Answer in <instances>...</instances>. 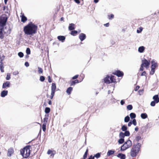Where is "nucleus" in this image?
Returning <instances> with one entry per match:
<instances>
[{"mask_svg":"<svg viewBox=\"0 0 159 159\" xmlns=\"http://www.w3.org/2000/svg\"><path fill=\"white\" fill-rule=\"evenodd\" d=\"M37 29V26L31 23L24 27V31L25 34L26 35H33L36 33Z\"/></svg>","mask_w":159,"mask_h":159,"instance_id":"obj_1","label":"nucleus"},{"mask_svg":"<svg viewBox=\"0 0 159 159\" xmlns=\"http://www.w3.org/2000/svg\"><path fill=\"white\" fill-rule=\"evenodd\" d=\"M141 144L137 143L134 144L131 149L130 152V156L132 157H136L141 151Z\"/></svg>","mask_w":159,"mask_h":159,"instance_id":"obj_2","label":"nucleus"},{"mask_svg":"<svg viewBox=\"0 0 159 159\" xmlns=\"http://www.w3.org/2000/svg\"><path fill=\"white\" fill-rule=\"evenodd\" d=\"M31 148V146L28 145L20 150V154L23 158H27L29 157L30 154Z\"/></svg>","mask_w":159,"mask_h":159,"instance_id":"obj_3","label":"nucleus"},{"mask_svg":"<svg viewBox=\"0 0 159 159\" xmlns=\"http://www.w3.org/2000/svg\"><path fill=\"white\" fill-rule=\"evenodd\" d=\"M132 145V143L131 140H129L125 142L123 145L121 147L120 150L124 151L130 147Z\"/></svg>","mask_w":159,"mask_h":159,"instance_id":"obj_4","label":"nucleus"},{"mask_svg":"<svg viewBox=\"0 0 159 159\" xmlns=\"http://www.w3.org/2000/svg\"><path fill=\"white\" fill-rule=\"evenodd\" d=\"M7 18L5 14L0 16V26L3 27L6 25Z\"/></svg>","mask_w":159,"mask_h":159,"instance_id":"obj_5","label":"nucleus"},{"mask_svg":"<svg viewBox=\"0 0 159 159\" xmlns=\"http://www.w3.org/2000/svg\"><path fill=\"white\" fill-rule=\"evenodd\" d=\"M114 76H107L104 79V82L107 84H110L114 81V79L113 78Z\"/></svg>","mask_w":159,"mask_h":159,"instance_id":"obj_6","label":"nucleus"},{"mask_svg":"<svg viewBox=\"0 0 159 159\" xmlns=\"http://www.w3.org/2000/svg\"><path fill=\"white\" fill-rule=\"evenodd\" d=\"M142 66L146 68H148L150 65V63L146 59H144L142 61V63L141 64Z\"/></svg>","mask_w":159,"mask_h":159,"instance_id":"obj_7","label":"nucleus"},{"mask_svg":"<svg viewBox=\"0 0 159 159\" xmlns=\"http://www.w3.org/2000/svg\"><path fill=\"white\" fill-rule=\"evenodd\" d=\"M14 149L12 148H10L8 150L7 155L8 156L11 157L14 153Z\"/></svg>","mask_w":159,"mask_h":159,"instance_id":"obj_8","label":"nucleus"},{"mask_svg":"<svg viewBox=\"0 0 159 159\" xmlns=\"http://www.w3.org/2000/svg\"><path fill=\"white\" fill-rule=\"evenodd\" d=\"M114 74L116 75L118 77L122 76L123 75V73L122 72L119 70H117L113 73Z\"/></svg>","mask_w":159,"mask_h":159,"instance_id":"obj_9","label":"nucleus"},{"mask_svg":"<svg viewBox=\"0 0 159 159\" xmlns=\"http://www.w3.org/2000/svg\"><path fill=\"white\" fill-rule=\"evenodd\" d=\"M151 63L152 64L151 68H153L155 69L156 67L157 66V62H155L154 60H152L151 61Z\"/></svg>","mask_w":159,"mask_h":159,"instance_id":"obj_10","label":"nucleus"},{"mask_svg":"<svg viewBox=\"0 0 159 159\" xmlns=\"http://www.w3.org/2000/svg\"><path fill=\"white\" fill-rule=\"evenodd\" d=\"M55 153V151L54 150L52 151L49 149L47 152V154L48 155H50L51 156L53 157Z\"/></svg>","mask_w":159,"mask_h":159,"instance_id":"obj_11","label":"nucleus"},{"mask_svg":"<svg viewBox=\"0 0 159 159\" xmlns=\"http://www.w3.org/2000/svg\"><path fill=\"white\" fill-rule=\"evenodd\" d=\"M21 21L23 22H25L27 20V18L24 16V14L22 12L21 13Z\"/></svg>","mask_w":159,"mask_h":159,"instance_id":"obj_12","label":"nucleus"},{"mask_svg":"<svg viewBox=\"0 0 159 159\" xmlns=\"http://www.w3.org/2000/svg\"><path fill=\"white\" fill-rule=\"evenodd\" d=\"M10 86V83L9 81H7L3 84L2 87L4 89L6 87H9Z\"/></svg>","mask_w":159,"mask_h":159,"instance_id":"obj_13","label":"nucleus"},{"mask_svg":"<svg viewBox=\"0 0 159 159\" xmlns=\"http://www.w3.org/2000/svg\"><path fill=\"white\" fill-rule=\"evenodd\" d=\"M86 38L85 35L83 33H81L79 35V38L81 41L84 40Z\"/></svg>","mask_w":159,"mask_h":159,"instance_id":"obj_14","label":"nucleus"},{"mask_svg":"<svg viewBox=\"0 0 159 159\" xmlns=\"http://www.w3.org/2000/svg\"><path fill=\"white\" fill-rule=\"evenodd\" d=\"M153 99L154 101L156 102V103H158L159 102V98L157 95H156L153 97Z\"/></svg>","mask_w":159,"mask_h":159,"instance_id":"obj_15","label":"nucleus"},{"mask_svg":"<svg viewBox=\"0 0 159 159\" xmlns=\"http://www.w3.org/2000/svg\"><path fill=\"white\" fill-rule=\"evenodd\" d=\"M56 88V85L55 83H52L51 86V92L55 93V90Z\"/></svg>","mask_w":159,"mask_h":159,"instance_id":"obj_16","label":"nucleus"},{"mask_svg":"<svg viewBox=\"0 0 159 159\" xmlns=\"http://www.w3.org/2000/svg\"><path fill=\"white\" fill-rule=\"evenodd\" d=\"M8 93V91L7 90H4L1 93V95L2 97H4L7 95Z\"/></svg>","mask_w":159,"mask_h":159,"instance_id":"obj_17","label":"nucleus"},{"mask_svg":"<svg viewBox=\"0 0 159 159\" xmlns=\"http://www.w3.org/2000/svg\"><path fill=\"white\" fill-rule=\"evenodd\" d=\"M117 157L120 158L121 159H125L126 158L125 155L122 153H119L117 155Z\"/></svg>","mask_w":159,"mask_h":159,"instance_id":"obj_18","label":"nucleus"},{"mask_svg":"<svg viewBox=\"0 0 159 159\" xmlns=\"http://www.w3.org/2000/svg\"><path fill=\"white\" fill-rule=\"evenodd\" d=\"M75 25L74 24H70L68 27L69 30H74L75 29Z\"/></svg>","mask_w":159,"mask_h":159,"instance_id":"obj_19","label":"nucleus"},{"mask_svg":"<svg viewBox=\"0 0 159 159\" xmlns=\"http://www.w3.org/2000/svg\"><path fill=\"white\" fill-rule=\"evenodd\" d=\"M144 49L145 48L143 46H142L139 48L138 50L139 52L142 53L144 52Z\"/></svg>","mask_w":159,"mask_h":159,"instance_id":"obj_20","label":"nucleus"},{"mask_svg":"<svg viewBox=\"0 0 159 159\" xmlns=\"http://www.w3.org/2000/svg\"><path fill=\"white\" fill-rule=\"evenodd\" d=\"M57 39L60 41L63 42L65 39V37L63 36H59L57 37Z\"/></svg>","mask_w":159,"mask_h":159,"instance_id":"obj_21","label":"nucleus"},{"mask_svg":"<svg viewBox=\"0 0 159 159\" xmlns=\"http://www.w3.org/2000/svg\"><path fill=\"white\" fill-rule=\"evenodd\" d=\"M3 27L0 26V38L2 39L3 38Z\"/></svg>","mask_w":159,"mask_h":159,"instance_id":"obj_22","label":"nucleus"},{"mask_svg":"<svg viewBox=\"0 0 159 159\" xmlns=\"http://www.w3.org/2000/svg\"><path fill=\"white\" fill-rule=\"evenodd\" d=\"M88 151L89 149L88 148H87V149L86 150V152H85L84 154V155L83 157V159H85L87 158Z\"/></svg>","mask_w":159,"mask_h":159,"instance_id":"obj_23","label":"nucleus"},{"mask_svg":"<svg viewBox=\"0 0 159 159\" xmlns=\"http://www.w3.org/2000/svg\"><path fill=\"white\" fill-rule=\"evenodd\" d=\"M115 151H114L113 150H109L108 151L107 153V155L108 156H110L112 154H113Z\"/></svg>","mask_w":159,"mask_h":159,"instance_id":"obj_24","label":"nucleus"},{"mask_svg":"<svg viewBox=\"0 0 159 159\" xmlns=\"http://www.w3.org/2000/svg\"><path fill=\"white\" fill-rule=\"evenodd\" d=\"M72 90V88L71 87H70L68 88L66 91V92L68 94H70Z\"/></svg>","mask_w":159,"mask_h":159,"instance_id":"obj_25","label":"nucleus"},{"mask_svg":"<svg viewBox=\"0 0 159 159\" xmlns=\"http://www.w3.org/2000/svg\"><path fill=\"white\" fill-rule=\"evenodd\" d=\"M123 131H125L124 133V134L125 135V136H128L130 135L129 132L128 131H125L127 130H122Z\"/></svg>","mask_w":159,"mask_h":159,"instance_id":"obj_26","label":"nucleus"},{"mask_svg":"<svg viewBox=\"0 0 159 159\" xmlns=\"http://www.w3.org/2000/svg\"><path fill=\"white\" fill-rule=\"evenodd\" d=\"M79 83V81L78 80H75L74 81H73L71 82V85H74L76 83Z\"/></svg>","mask_w":159,"mask_h":159,"instance_id":"obj_27","label":"nucleus"},{"mask_svg":"<svg viewBox=\"0 0 159 159\" xmlns=\"http://www.w3.org/2000/svg\"><path fill=\"white\" fill-rule=\"evenodd\" d=\"M141 116L142 118L144 119L147 117V115L145 113H142L141 114Z\"/></svg>","mask_w":159,"mask_h":159,"instance_id":"obj_28","label":"nucleus"},{"mask_svg":"<svg viewBox=\"0 0 159 159\" xmlns=\"http://www.w3.org/2000/svg\"><path fill=\"white\" fill-rule=\"evenodd\" d=\"M130 116L131 118H134L136 117V115L134 113H131L130 114Z\"/></svg>","mask_w":159,"mask_h":159,"instance_id":"obj_29","label":"nucleus"},{"mask_svg":"<svg viewBox=\"0 0 159 159\" xmlns=\"http://www.w3.org/2000/svg\"><path fill=\"white\" fill-rule=\"evenodd\" d=\"M50 111V109L49 107H46L45 110V112L46 113H49Z\"/></svg>","mask_w":159,"mask_h":159,"instance_id":"obj_30","label":"nucleus"},{"mask_svg":"<svg viewBox=\"0 0 159 159\" xmlns=\"http://www.w3.org/2000/svg\"><path fill=\"white\" fill-rule=\"evenodd\" d=\"M3 68L4 67L3 66L2 63V64H1L0 65V69L1 70V72H4Z\"/></svg>","mask_w":159,"mask_h":159,"instance_id":"obj_31","label":"nucleus"},{"mask_svg":"<svg viewBox=\"0 0 159 159\" xmlns=\"http://www.w3.org/2000/svg\"><path fill=\"white\" fill-rule=\"evenodd\" d=\"M5 56L3 55L1 56L0 55V63L2 64V61L4 59Z\"/></svg>","mask_w":159,"mask_h":159,"instance_id":"obj_32","label":"nucleus"},{"mask_svg":"<svg viewBox=\"0 0 159 159\" xmlns=\"http://www.w3.org/2000/svg\"><path fill=\"white\" fill-rule=\"evenodd\" d=\"M127 109L129 110H131L133 108V107L131 105H129L127 106Z\"/></svg>","mask_w":159,"mask_h":159,"instance_id":"obj_33","label":"nucleus"},{"mask_svg":"<svg viewBox=\"0 0 159 159\" xmlns=\"http://www.w3.org/2000/svg\"><path fill=\"white\" fill-rule=\"evenodd\" d=\"M129 117L128 116H127L125 117L124 119L125 121L126 122H127L129 121Z\"/></svg>","mask_w":159,"mask_h":159,"instance_id":"obj_34","label":"nucleus"},{"mask_svg":"<svg viewBox=\"0 0 159 159\" xmlns=\"http://www.w3.org/2000/svg\"><path fill=\"white\" fill-rule=\"evenodd\" d=\"M78 31L76 30H73L71 31V34L73 35H75V34H77Z\"/></svg>","mask_w":159,"mask_h":159,"instance_id":"obj_35","label":"nucleus"},{"mask_svg":"<svg viewBox=\"0 0 159 159\" xmlns=\"http://www.w3.org/2000/svg\"><path fill=\"white\" fill-rule=\"evenodd\" d=\"M100 154L99 153H97L93 157H96L97 158H98L100 157Z\"/></svg>","mask_w":159,"mask_h":159,"instance_id":"obj_36","label":"nucleus"},{"mask_svg":"<svg viewBox=\"0 0 159 159\" xmlns=\"http://www.w3.org/2000/svg\"><path fill=\"white\" fill-rule=\"evenodd\" d=\"M124 142V140L123 139H119L118 142L120 144H122Z\"/></svg>","mask_w":159,"mask_h":159,"instance_id":"obj_37","label":"nucleus"},{"mask_svg":"<svg viewBox=\"0 0 159 159\" xmlns=\"http://www.w3.org/2000/svg\"><path fill=\"white\" fill-rule=\"evenodd\" d=\"M26 53L29 55L30 54V49L29 48H27L26 50Z\"/></svg>","mask_w":159,"mask_h":159,"instance_id":"obj_38","label":"nucleus"},{"mask_svg":"<svg viewBox=\"0 0 159 159\" xmlns=\"http://www.w3.org/2000/svg\"><path fill=\"white\" fill-rule=\"evenodd\" d=\"M10 74L9 73H8L7 75L6 79L7 80H9L10 79Z\"/></svg>","mask_w":159,"mask_h":159,"instance_id":"obj_39","label":"nucleus"},{"mask_svg":"<svg viewBox=\"0 0 159 159\" xmlns=\"http://www.w3.org/2000/svg\"><path fill=\"white\" fill-rule=\"evenodd\" d=\"M45 80V77L43 76H41L40 77V80L41 81H43Z\"/></svg>","mask_w":159,"mask_h":159,"instance_id":"obj_40","label":"nucleus"},{"mask_svg":"<svg viewBox=\"0 0 159 159\" xmlns=\"http://www.w3.org/2000/svg\"><path fill=\"white\" fill-rule=\"evenodd\" d=\"M18 55L20 57H23L24 55L22 52H19L18 53Z\"/></svg>","mask_w":159,"mask_h":159,"instance_id":"obj_41","label":"nucleus"},{"mask_svg":"<svg viewBox=\"0 0 159 159\" xmlns=\"http://www.w3.org/2000/svg\"><path fill=\"white\" fill-rule=\"evenodd\" d=\"M156 103L154 101H152L151 102L150 105L152 107L154 106H155Z\"/></svg>","mask_w":159,"mask_h":159,"instance_id":"obj_42","label":"nucleus"},{"mask_svg":"<svg viewBox=\"0 0 159 159\" xmlns=\"http://www.w3.org/2000/svg\"><path fill=\"white\" fill-rule=\"evenodd\" d=\"M38 69H39L38 71L39 73H43V70L41 68L39 67Z\"/></svg>","mask_w":159,"mask_h":159,"instance_id":"obj_43","label":"nucleus"},{"mask_svg":"<svg viewBox=\"0 0 159 159\" xmlns=\"http://www.w3.org/2000/svg\"><path fill=\"white\" fill-rule=\"evenodd\" d=\"M155 72V69L153 68H151V71L150 72V74L151 75H153L154 74Z\"/></svg>","mask_w":159,"mask_h":159,"instance_id":"obj_44","label":"nucleus"},{"mask_svg":"<svg viewBox=\"0 0 159 159\" xmlns=\"http://www.w3.org/2000/svg\"><path fill=\"white\" fill-rule=\"evenodd\" d=\"M120 135L121 138H124L125 136L124 134V133L122 132H120Z\"/></svg>","mask_w":159,"mask_h":159,"instance_id":"obj_45","label":"nucleus"},{"mask_svg":"<svg viewBox=\"0 0 159 159\" xmlns=\"http://www.w3.org/2000/svg\"><path fill=\"white\" fill-rule=\"evenodd\" d=\"M132 123V124H133L134 125H136V122L135 119H134L132 121H131Z\"/></svg>","mask_w":159,"mask_h":159,"instance_id":"obj_46","label":"nucleus"},{"mask_svg":"<svg viewBox=\"0 0 159 159\" xmlns=\"http://www.w3.org/2000/svg\"><path fill=\"white\" fill-rule=\"evenodd\" d=\"M141 139V137L140 136H137L136 137V139L137 141L138 142Z\"/></svg>","mask_w":159,"mask_h":159,"instance_id":"obj_47","label":"nucleus"},{"mask_svg":"<svg viewBox=\"0 0 159 159\" xmlns=\"http://www.w3.org/2000/svg\"><path fill=\"white\" fill-rule=\"evenodd\" d=\"M48 118L47 117H45L43 119L44 123L46 124L48 121Z\"/></svg>","mask_w":159,"mask_h":159,"instance_id":"obj_48","label":"nucleus"},{"mask_svg":"<svg viewBox=\"0 0 159 159\" xmlns=\"http://www.w3.org/2000/svg\"><path fill=\"white\" fill-rule=\"evenodd\" d=\"M54 94H55V93H53V92H51V95L50 96V98L51 99H52L53 98V97L54 96Z\"/></svg>","mask_w":159,"mask_h":159,"instance_id":"obj_49","label":"nucleus"},{"mask_svg":"<svg viewBox=\"0 0 159 159\" xmlns=\"http://www.w3.org/2000/svg\"><path fill=\"white\" fill-rule=\"evenodd\" d=\"M19 74V72L17 71H15L13 72V75H16Z\"/></svg>","mask_w":159,"mask_h":159,"instance_id":"obj_50","label":"nucleus"},{"mask_svg":"<svg viewBox=\"0 0 159 159\" xmlns=\"http://www.w3.org/2000/svg\"><path fill=\"white\" fill-rule=\"evenodd\" d=\"M114 17V15L113 14H111L110 15V16H109V19H111L113 18Z\"/></svg>","mask_w":159,"mask_h":159,"instance_id":"obj_51","label":"nucleus"},{"mask_svg":"<svg viewBox=\"0 0 159 159\" xmlns=\"http://www.w3.org/2000/svg\"><path fill=\"white\" fill-rule=\"evenodd\" d=\"M48 82L49 83H51L52 82V80L50 76H48Z\"/></svg>","mask_w":159,"mask_h":159,"instance_id":"obj_52","label":"nucleus"},{"mask_svg":"<svg viewBox=\"0 0 159 159\" xmlns=\"http://www.w3.org/2000/svg\"><path fill=\"white\" fill-rule=\"evenodd\" d=\"M46 124L44 123L42 125V129H46Z\"/></svg>","mask_w":159,"mask_h":159,"instance_id":"obj_53","label":"nucleus"},{"mask_svg":"<svg viewBox=\"0 0 159 159\" xmlns=\"http://www.w3.org/2000/svg\"><path fill=\"white\" fill-rule=\"evenodd\" d=\"M78 75H76L72 77V79H75L78 77Z\"/></svg>","mask_w":159,"mask_h":159,"instance_id":"obj_54","label":"nucleus"},{"mask_svg":"<svg viewBox=\"0 0 159 159\" xmlns=\"http://www.w3.org/2000/svg\"><path fill=\"white\" fill-rule=\"evenodd\" d=\"M25 65L26 67H28L29 66V63L27 62H26L25 63Z\"/></svg>","mask_w":159,"mask_h":159,"instance_id":"obj_55","label":"nucleus"},{"mask_svg":"<svg viewBox=\"0 0 159 159\" xmlns=\"http://www.w3.org/2000/svg\"><path fill=\"white\" fill-rule=\"evenodd\" d=\"M120 103L121 105H123L124 104L125 102L123 100H122L121 101Z\"/></svg>","mask_w":159,"mask_h":159,"instance_id":"obj_56","label":"nucleus"},{"mask_svg":"<svg viewBox=\"0 0 159 159\" xmlns=\"http://www.w3.org/2000/svg\"><path fill=\"white\" fill-rule=\"evenodd\" d=\"M127 127L125 125H123L121 129H127Z\"/></svg>","mask_w":159,"mask_h":159,"instance_id":"obj_57","label":"nucleus"},{"mask_svg":"<svg viewBox=\"0 0 159 159\" xmlns=\"http://www.w3.org/2000/svg\"><path fill=\"white\" fill-rule=\"evenodd\" d=\"M143 66H142L141 64V67L140 68V70L141 71H143Z\"/></svg>","mask_w":159,"mask_h":159,"instance_id":"obj_58","label":"nucleus"},{"mask_svg":"<svg viewBox=\"0 0 159 159\" xmlns=\"http://www.w3.org/2000/svg\"><path fill=\"white\" fill-rule=\"evenodd\" d=\"M88 159H94V157H93L92 155L90 156Z\"/></svg>","mask_w":159,"mask_h":159,"instance_id":"obj_59","label":"nucleus"},{"mask_svg":"<svg viewBox=\"0 0 159 159\" xmlns=\"http://www.w3.org/2000/svg\"><path fill=\"white\" fill-rule=\"evenodd\" d=\"M139 86H136V88L135 89V91H137V90H138L139 89Z\"/></svg>","mask_w":159,"mask_h":159,"instance_id":"obj_60","label":"nucleus"},{"mask_svg":"<svg viewBox=\"0 0 159 159\" xmlns=\"http://www.w3.org/2000/svg\"><path fill=\"white\" fill-rule=\"evenodd\" d=\"M75 2L78 4H79L80 3V1L79 0H74Z\"/></svg>","mask_w":159,"mask_h":159,"instance_id":"obj_61","label":"nucleus"},{"mask_svg":"<svg viewBox=\"0 0 159 159\" xmlns=\"http://www.w3.org/2000/svg\"><path fill=\"white\" fill-rule=\"evenodd\" d=\"M109 23H107L106 24H105L104 25L106 27H108V26H109Z\"/></svg>","mask_w":159,"mask_h":159,"instance_id":"obj_62","label":"nucleus"},{"mask_svg":"<svg viewBox=\"0 0 159 159\" xmlns=\"http://www.w3.org/2000/svg\"><path fill=\"white\" fill-rule=\"evenodd\" d=\"M132 124V123L131 121H130V122H129L128 124V126H130V125H131V124Z\"/></svg>","mask_w":159,"mask_h":159,"instance_id":"obj_63","label":"nucleus"},{"mask_svg":"<svg viewBox=\"0 0 159 159\" xmlns=\"http://www.w3.org/2000/svg\"><path fill=\"white\" fill-rule=\"evenodd\" d=\"M146 74V72L145 71H144L141 74V76H143V75H145V74Z\"/></svg>","mask_w":159,"mask_h":159,"instance_id":"obj_64","label":"nucleus"}]
</instances>
